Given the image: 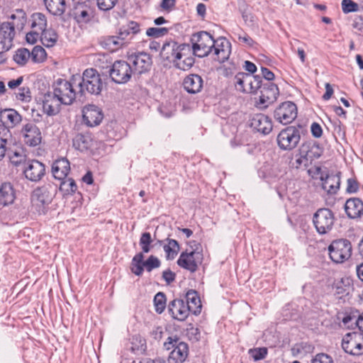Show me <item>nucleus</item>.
Instances as JSON below:
<instances>
[{
	"label": "nucleus",
	"instance_id": "bb28decb",
	"mask_svg": "<svg viewBox=\"0 0 363 363\" xmlns=\"http://www.w3.org/2000/svg\"><path fill=\"white\" fill-rule=\"evenodd\" d=\"M70 170L69 162L66 158H61L55 161L52 165L53 177L58 180H63Z\"/></svg>",
	"mask_w": 363,
	"mask_h": 363
},
{
	"label": "nucleus",
	"instance_id": "4d7b16f0",
	"mask_svg": "<svg viewBox=\"0 0 363 363\" xmlns=\"http://www.w3.org/2000/svg\"><path fill=\"white\" fill-rule=\"evenodd\" d=\"M167 33L168 29L166 28H150L146 31L147 35L154 38L163 36Z\"/></svg>",
	"mask_w": 363,
	"mask_h": 363
},
{
	"label": "nucleus",
	"instance_id": "f8f14e48",
	"mask_svg": "<svg viewBox=\"0 0 363 363\" xmlns=\"http://www.w3.org/2000/svg\"><path fill=\"white\" fill-rule=\"evenodd\" d=\"M274 118L283 125L291 123L297 116V107L291 101H285L274 113Z\"/></svg>",
	"mask_w": 363,
	"mask_h": 363
},
{
	"label": "nucleus",
	"instance_id": "338daca9",
	"mask_svg": "<svg viewBox=\"0 0 363 363\" xmlns=\"http://www.w3.org/2000/svg\"><path fill=\"white\" fill-rule=\"evenodd\" d=\"M23 80V77H19L16 79H11L8 82V86L11 89H16L22 84Z\"/></svg>",
	"mask_w": 363,
	"mask_h": 363
},
{
	"label": "nucleus",
	"instance_id": "de8ad7c7",
	"mask_svg": "<svg viewBox=\"0 0 363 363\" xmlns=\"http://www.w3.org/2000/svg\"><path fill=\"white\" fill-rule=\"evenodd\" d=\"M154 305L155 311L158 313H162L166 307V297L164 293L158 292L154 298Z\"/></svg>",
	"mask_w": 363,
	"mask_h": 363
},
{
	"label": "nucleus",
	"instance_id": "c756f323",
	"mask_svg": "<svg viewBox=\"0 0 363 363\" xmlns=\"http://www.w3.org/2000/svg\"><path fill=\"white\" fill-rule=\"evenodd\" d=\"M322 188L330 194H335L340 189V177L338 174H328L321 177Z\"/></svg>",
	"mask_w": 363,
	"mask_h": 363
},
{
	"label": "nucleus",
	"instance_id": "c03bdc74",
	"mask_svg": "<svg viewBox=\"0 0 363 363\" xmlns=\"http://www.w3.org/2000/svg\"><path fill=\"white\" fill-rule=\"evenodd\" d=\"M233 34L234 36L238 40V41L243 45L252 47L255 44V42L253 40V39L240 28H238L237 30L234 31Z\"/></svg>",
	"mask_w": 363,
	"mask_h": 363
},
{
	"label": "nucleus",
	"instance_id": "2f4dec72",
	"mask_svg": "<svg viewBox=\"0 0 363 363\" xmlns=\"http://www.w3.org/2000/svg\"><path fill=\"white\" fill-rule=\"evenodd\" d=\"M191 47L188 45V50H184L181 58L176 59L173 62L176 67L182 70L189 69L194 64V58L191 55Z\"/></svg>",
	"mask_w": 363,
	"mask_h": 363
},
{
	"label": "nucleus",
	"instance_id": "9d476101",
	"mask_svg": "<svg viewBox=\"0 0 363 363\" xmlns=\"http://www.w3.org/2000/svg\"><path fill=\"white\" fill-rule=\"evenodd\" d=\"M53 94L65 105H70L76 98L72 84L66 79H59L53 84Z\"/></svg>",
	"mask_w": 363,
	"mask_h": 363
},
{
	"label": "nucleus",
	"instance_id": "69168bd1",
	"mask_svg": "<svg viewBox=\"0 0 363 363\" xmlns=\"http://www.w3.org/2000/svg\"><path fill=\"white\" fill-rule=\"evenodd\" d=\"M261 72L264 79L272 81L274 79V74L266 67H261Z\"/></svg>",
	"mask_w": 363,
	"mask_h": 363
},
{
	"label": "nucleus",
	"instance_id": "603ef678",
	"mask_svg": "<svg viewBox=\"0 0 363 363\" xmlns=\"http://www.w3.org/2000/svg\"><path fill=\"white\" fill-rule=\"evenodd\" d=\"M341 5L342 11L345 13L357 11L359 9L358 4L352 0H342Z\"/></svg>",
	"mask_w": 363,
	"mask_h": 363
},
{
	"label": "nucleus",
	"instance_id": "423d86ee",
	"mask_svg": "<svg viewBox=\"0 0 363 363\" xmlns=\"http://www.w3.org/2000/svg\"><path fill=\"white\" fill-rule=\"evenodd\" d=\"M301 139L300 130L295 126H289L278 134V146L284 150H291L298 144Z\"/></svg>",
	"mask_w": 363,
	"mask_h": 363
},
{
	"label": "nucleus",
	"instance_id": "9b49d317",
	"mask_svg": "<svg viewBox=\"0 0 363 363\" xmlns=\"http://www.w3.org/2000/svg\"><path fill=\"white\" fill-rule=\"evenodd\" d=\"M133 73L130 65L123 60L116 61L109 74L111 79L116 84H125L128 82Z\"/></svg>",
	"mask_w": 363,
	"mask_h": 363
},
{
	"label": "nucleus",
	"instance_id": "3c124183",
	"mask_svg": "<svg viewBox=\"0 0 363 363\" xmlns=\"http://www.w3.org/2000/svg\"><path fill=\"white\" fill-rule=\"evenodd\" d=\"M116 36L118 38V40L123 47L127 46L133 38L130 33H128L123 26L120 28L118 35Z\"/></svg>",
	"mask_w": 363,
	"mask_h": 363
},
{
	"label": "nucleus",
	"instance_id": "5701e85b",
	"mask_svg": "<svg viewBox=\"0 0 363 363\" xmlns=\"http://www.w3.org/2000/svg\"><path fill=\"white\" fill-rule=\"evenodd\" d=\"M169 311L173 318L179 321L184 320L189 314V308L186 306L184 301L174 299L169 304Z\"/></svg>",
	"mask_w": 363,
	"mask_h": 363
},
{
	"label": "nucleus",
	"instance_id": "cd10ccee",
	"mask_svg": "<svg viewBox=\"0 0 363 363\" xmlns=\"http://www.w3.org/2000/svg\"><path fill=\"white\" fill-rule=\"evenodd\" d=\"M363 209V201L359 198H350L346 201L345 210L350 218H358Z\"/></svg>",
	"mask_w": 363,
	"mask_h": 363
},
{
	"label": "nucleus",
	"instance_id": "7c9ffc66",
	"mask_svg": "<svg viewBox=\"0 0 363 363\" xmlns=\"http://www.w3.org/2000/svg\"><path fill=\"white\" fill-rule=\"evenodd\" d=\"M16 198L15 191L9 182L3 183L0 186V203L6 206L12 203Z\"/></svg>",
	"mask_w": 363,
	"mask_h": 363
},
{
	"label": "nucleus",
	"instance_id": "6e6552de",
	"mask_svg": "<svg viewBox=\"0 0 363 363\" xmlns=\"http://www.w3.org/2000/svg\"><path fill=\"white\" fill-rule=\"evenodd\" d=\"M160 259L153 256H150L147 260L144 261V255L143 252L136 254L131 262V272L137 276H141L143 273L144 269L147 272H151L152 269L160 267Z\"/></svg>",
	"mask_w": 363,
	"mask_h": 363
},
{
	"label": "nucleus",
	"instance_id": "864d4df0",
	"mask_svg": "<svg viewBox=\"0 0 363 363\" xmlns=\"http://www.w3.org/2000/svg\"><path fill=\"white\" fill-rule=\"evenodd\" d=\"M118 0H96L98 8L104 11H107L112 9Z\"/></svg>",
	"mask_w": 363,
	"mask_h": 363
},
{
	"label": "nucleus",
	"instance_id": "774afa93",
	"mask_svg": "<svg viewBox=\"0 0 363 363\" xmlns=\"http://www.w3.org/2000/svg\"><path fill=\"white\" fill-rule=\"evenodd\" d=\"M175 0H162L160 6L164 10H170L175 6Z\"/></svg>",
	"mask_w": 363,
	"mask_h": 363
},
{
	"label": "nucleus",
	"instance_id": "c9c22d12",
	"mask_svg": "<svg viewBox=\"0 0 363 363\" xmlns=\"http://www.w3.org/2000/svg\"><path fill=\"white\" fill-rule=\"evenodd\" d=\"M30 28L38 32H43L47 26V18L45 14L37 12L30 16Z\"/></svg>",
	"mask_w": 363,
	"mask_h": 363
},
{
	"label": "nucleus",
	"instance_id": "e433bc0d",
	"mask_svg": "<svg viewBox=\"0 0 363 363\" xmlns=\"http://www.w3.org/2000/svg\"><path fill=\"white\" fill-rule=\"evenodd\" d=\"M72 144L75 149L84 152L91 147L92 140L89 135L77 134L73 138Z\"/></svg>",
	"mask_w": 363,
	"mask_h": 363
},
{
	"label": "nucleus",
	"instance_id": "6ab92c4d",
	"mask_svg": "<svg viewBox=\"0 0 363 363\" xmlns=\"http://www.w3.org/2000/svg\"><path fill=\"white\" fill-rule=\"evenodd\" d=\"M15 35L13 26L10 22L3 23L0 26V50L6 52L12 47Z\"/></svg>",
	"mask_w": 363,
	"mask_h": 363
},
{
	"label": "nucleus",
	"instance_id": "4468645a",
	"mask_svg": "<svg viewBox=\"0 0 363 363\" xmlns=\"http://www.w3.org/2000/svg\"><path fill=\"white\" fill-rule=\"evenodd\" d=\"M23 172L28 180L37 182L44 177L45 167L42 162L36 160H28L26 166L23 167Z\"/></svg>",
	"mask_w": 363,
	"mask_h": 363
},
{
	"label": "nucleus",
	"instance_id": "5fc2aeb1",
	"mask_svg": "<svg viewBox=\"0 0 363 363\" xmlns=\"http://www.w3.org/2000/svg\"><path fill=\"white\" fill-rule=\"evenodd\" d=\"M16 94V98L22 101H29L31 99L30 91L28 86L19 88Z\"/></svg>",
	"mask_w": 363,
	"mask_h": 363
},
{
	"label": "nucleus",
	"instance_id": "473e14b6",
	"mask_svg": "<svg viewBox=\"0 0 363 363\" xmlns=\"http://www.w3.org/2000/svg\"><path fill=\"white\" fill-rule=\"evenodd\" d=\"M186 306L189 311L196 315L201 313V303L199 296L195 291L190 290L186 294Z\"/></svg>",
	"mask_w": 363,
	"mask_h": 363
},
{
	"label": "nucleus",
	"instance_id": "0eeeda50",
	"mask_svg": "<svg viewBox=\"0 0 363 363\" xmlns=\"http://www.w3.org/2000/svg\"><path fill=\"white\" fill-rule=\"evenodd\" d=\"M335 216L331 210L321 208L317 210L313 217V225L319 234L329 232L334 224Z\"/></svg>",
	"mask_w": 363,
	"mask_h": 363
},
{
	"label": "nucleus",
	"instance_id": "f704fd0d",
	"mask_svg": "<svg viewBox=\"0 0 363 363\" xmlns=\"http://www.w3.org/2000/svg\"><path fill=\"white\" fill-rule=\"evenodd\" d=\"M44 3L49 12L55 16L62 15L66 10L65 0H44Z\"/></svg>",
	"mask_w": 363,
	"mask_h": 363
},
{
	"label": "nucleus",
	"instance_id": "680f3d73",
	"mask_svg": "<svg viewBox=\"0 0 363 363\" xmlns=\"http://www.w3.org/2000/svg\"><path fill=\"white\" fill-rule=\"evenodd\" d=\"M41 32H38L33 29L26 34V41L30 44H34L37 40L40 39Z\"/></svg>",
	"mask_w": 363,
	"mask_h": 363
},
{
	"label": "nucleus",
	"instance_id": "8fccbe9b",
	"mask_svg": "<svg viewBox=\"0 0 363 363\" xmlns=\"http://www.w3.org/2000/svg\"><path fill=\"white\" fill-rule=\"evenodd\" d=\"M152 239L150 233H143L140 239V245L141 246L143 253H148L150 251V244Z\"/></svg>",
	"mask_w": 363,
	"mask_h": 363
},
{
	"label": "nucleus",
	"instance_id": "7ed1b4c3",
	"mask_svg": "<svg viewBox=\"0 0 363 363\" xmlns=\"http://www.w3.org/2000/svg\"><path fill=\"white\" fill-rule=\"evenodd\" d=\"M164 347L167 350H172L168 357L169 363H183L188 357V345L180 342L177 335L168 337L164 342Z\"/></svg>",
	"mask_w": 363,
	"mask_h": 363
},
{
	"label": "nucleus",
	"instance_id": "39448f33",
	"mask_svg": "<svg viewBox=\"0 0 363 363\" xmlns=\"http://www.w3.org/2000/svg\"><path fill=\"white\" fill-rule=\"evenodd\" d=\"M330 259L335 263H342L351 257L352 245L347 240H334L328 247Z\"/></svg>",
	"mask_w": 363,
	"mask_h": 363
},
{
	"label": "nucleus",
	"instance_id": "f3484780",
	"mask_svg": "<svg viewBox=\"0 0 363 363\" xmlns=\"http://www.w3.org/2000/svg\"><path fill=\"white\" fill-rule=\"evenodd\" d=\"M73 6V16L78 23H88L94 16V1L79 3Z\"/></svg>",
	"mask_w": 363,
	"mask_h": 363
},
{
	"label": "nucleus",
	"instance_id": "1a4fd4ad",
	"mask_svg": "<svg viewBox=\"0 0 363 363\" xmlns=\"http://www.w3.org/2000/svg\"><path fill=\"white\" fill-rule=\"evenodd\" d=\"M342 347L351 355L363 354V334L357 332L347 333L342 337Z\"/></svg>",
	"mask_w": 363,
	"mask_h": 363
},
{
	"label": "nucleus",
	"instance_id": "4be33fe9",
	"mask_svg": "<svg viewBox=\"0 0 363 363\" xmlns=\"http://www.w3.org/2000/svg\"><path fill=\"white\" fill-rule=\"evenodd\" d=\"M250 125L253 129L264 135H267L272 130L271 119L262 113L254 115L251 119Z\"/></svg>",
	"mask_w": 363,
	"mask_h": 363
},
{
	"label": "nucleus",
	"instance_id": "13d9d810",
	"mask_svg": "<svg viewBox=\"0 0 363 363\" xmlns=\"http://www.w3.org/2000/svg\"><path fill=\"white\" fill-rule=\"evenodd\" d=\"M123 27L128 33H130L132 38L134 35L140 32V25L135 21H130L127 25L123 26Z\"/></svg>",
	"mask_w": 363,
	"mask_h": 363
},
{
	"label": "nucleus",
	"instance_id": "052dcab7",
	"mask_svg": "<svg viewBox=\"0 0 363 363\" xmlns=\"http://www.w3.org/2000/svg\"><path fill=\"white\" fill-rule=\"evenodd\" d=\"M359 189V184L355 179L350 178L347 181V192L350 194L356 193Z\"/></svg>",
	"mask_w": 363,
	"mask_h": 363
},
{
	"label": "nucleus",
	"instance_id": "a211bd4d",
	"mask_svg": "<svg viewBox=\"0 0 363 363\" xmlns=\"http://www.w3.org/2000/svg\"><path fill=\"white\" fill-rule=\"evenodd\" d=\"M24 143L31 147L38 145L41 143L42 136L40 129L33 123L26 124L22 130Z\"/></svg>",
	"mask_w": 363,
	"mask_h": 363
},
{
	"label": "nucleus",
	"instance_id": "ddd939ff",
	"mask_svg": "<svg viewBox=\"0 0 363 363\" xmlns=\"http://www.w3.org/2000/svg\"><path fill=\"white\" fill-rule=\"evenodd\" d=\"M203 255L196 249L189 252H182L177 260V264L179 267L194 272L196 271L198 265L201 263Z\"/></svg>",
	"mask_w": 363,
	"mask_h": 363
},
{
	"label": "nucleus",
	"instance_id": "20e7f679",
	"mask_svg": "<svg viewBox=\"0 0 363 363\" xmlns=\"http://www.w3.org/2000/svg\"><path fill=\"white\" fill-rule=\"evenodd\" d=\"M234 84L238 91L256 94L262 84V79L259 75L239 72L234 77Z\"/></svg>",
	"mask_w": 363,
	"mask_h": 363
},
{
	"label": "nucleus",
	"instance_id": "b1692460",
	"mask_svg": "<svg viewBox=\"0 0 363 363\" xmlns=\"http://www.w3.org/2000/svg\"><path fill=\"white\" fill-rule=\"evenodd\" d=\"M53 195L50 188L43 186L35 189L31 196L33 205L44 206L48 205L52 200Z\"/></svg>",
	"mask_w": 363,
	"mask_h": 363
},
{
	"label": "nucleus",
	"instance_id": "2eb2a0df",
	"mask_svg": "<svg viewBox=\"0 0 363 363\" xmlns=\"http://www.w3.org/2000/svg\"><path fill=\"white\" fill-rule=\"evenodd\" d=\"M260 96L258 104L264 108L268 107L277 99L279 91L278 86L272 82H267L260 84Z\"/></svg>",
	"mask_w": 363,
	"mask_h": 363
},
{
	"label": "nucleus",
	"instance_id": "a878e982",
	"mask_svg": "<svg viewBox=\"0 0 363 363\" xmlns=\"http://www.w3.org/2000/svg\"><path fill=\"white\" fill-rule=\"evenodd\" d=\"M61 104L63 103L53 93H48L44 96L43 109L48 116H55L59 113Z\"/></svg>",
	"mask_w": 363,
	"mask_h": 363
},
{
	"label": "nucleus",
	"instance_id": "0e129e2a",
	"mask_svg": "<svg viewBox=\"0 0 363 363\" xmlns=\"http://www.w3.org/2000/svg\"><path fill=\"white\" fill-rule=\"evenodd\" d=\"M162 278L167 284H170L174 281L175 274L173 273L170 269H167L163 272Z\"/></svg>",
	"mask_w": 363,
	"mask_h": 363
},
{
	"label": "nucleus",
	"instance_id": "c85d7f7f",
	"mask_svg": "<svg viewBox=\"0 0 363 363\" xmlns=\"http://www.w3.org/2000/svg\"><path fill=\"white\" fill-rule=\"evenodd\" d=\"M203 81L198 74H189L184 79V89L190 94H196L203 88Z\"/></svg>",
	"mask_w": 363,
	"mask_h": 363
},
{
	"label": "nucleus",
	"instance_id": "4c0bfd02",
	"mask_svg": "<svg viewBox=\"0 0 363 363\" xmlns=\"http://www.w3.org/2000/svg\"><path fill=\"white\" fill-rule=\"evenodd\" d=\"M301 153L303 154L304 159L312 162L321 156L322 150L318 145L313 144L312 145H303Z\"/></svg>",
	"mask_w": 363,
	"mask_h": 363
},
{
	"label": "nucleus",
	"instance_id": "a18cd8bd",
	"mask_svg": "<svg viewBox=\"0 0 363 363\" xmlns=\"http://www.w3.org/2000/svg\"><path fill=\"white\" fill-rule=\"evenodd\" d=\"M30 57V51L26 48H21L16 52L13 59L19 65H24Z\"/></svg>",
	"mask_w": 363,
	"mask_h": 363
},
{
	"label": "nucleus",
	"instance_id": "58836bf2",
	"mask_svg": "<svg viewBox=\"0 0 363 363\" xmlns=\"http://www.w3.org/2000/svg\"><path fill=\"white\" fill-rule=\"evenodd\" d=\"M12 22L11 26H13L18 30H22L26 23L27 18L26 12L23 9H16L10 16Z\"/></svg>",
	"mask_w": 363,
	"mask_h": 363
},
{
	"label": "nucleus",
	"instance_id": "72a5a7b5",
	"mask_svg": "<svg viewBox=\"0 0 363 363\" xmlns=\"http://www.w3.org/2000/svg\"><path fill=\"white\" fill-rule=\"evenodd\" d=\"M11 132L4 125H0V161L4 157L7 145L12 143Z\"/></svg>",
	"mask_w": 363,
	"mask_h": 363
},
{
	"label": "nucleus",
	"instance_id": "f03ea898",
	"mask_svg": "<svg viewBox=\"0 0 363 363\" xmlns=\"http://www.w3.org/2000/svg\"><path fill=\"white\" fill-rule=\"evenodd\" d=\"M79 92L83 94L86 91L91 94L98 95L103 88V82L99 72L94 69H86L82 77H78Z\"/></svg>",
	"mask_w": 363,
	"mask_h": 363
},
{
	"label": "nucleus",
	"instance_id": "6e6d98bb",
	"mask_svg": "<svg viewBox=\"0 0 363 363\" xmlns=\"http://www.w3.org/2000/svg\"><path fill=\"white\" fill-rule=\"evenodd\" d=\"M250 354L255 361H258L265 358L267 354V349L266 347H259L250 350Z\"/></svg>",
	"mask_w": 363,
	"mask_h": 363
},
{
	"label": "nucleus",
	"instance_id": "ea45409f",
	"mask_svg": "<svg viewBox=\"0 0 363 363\" xmlns=\"http://www.w3.org/2000/svg\"><path fill=\"white\" fill-rule=\"evenodd\" d=\"M58 39V35L53 29H45L41 32L40 40L43 45L48 48L54 46Z\"/></svg>",
	"mask_w": 363,
	"mask_h": 363
},
{
	"label": "nucleus",
	"instance_id": "37998d69",
	"mask_svg": "<svg viewBox=\"0 0 363 363\" xmlns=\"http://www.w3.org/2000/svg\"><path fill=\"white\" fill-rule=\"evenodd\" d=\"M61 181L62 182L60 185V191H62L64 194H72L77 191V186L73 179H65Z\"/></svg>",
	"mask_w": 363,
	"mask_h": 363
},
{
	"label": "nucleus",
	"instance_id": "dca6fc26",
	"mask_svg": "<svg viewBox=\"0 0 363 363\" xmlns=\"http://www.w3.org/2000/svg\"><path fill=\"white\" fill-rule=\"evenodd\" d=\"M184 50H188L187 44L178 45L174 41L167 42L161 49L160 56L165 60L174 62L176 59L181 58Z\"/></svg>",
	"mask_w": 363,
	"mask_h": 363
},
{
	"label": "nucleus",
	"instance_id": "f257e3e1",
	"mask_svg": "<svg viewBox=\"0 0 363 363\" xmlns=\"http://www.w3.org/2000/svg\"><path fill=\"white\" fill-rule=\"evenodd\" d=\"M192 50L194 55L204 57L209 54L218 62H224L229 58L231 52V45L225 38L214 40L206 31H201L193 35L191 38Z\"/></svg>",
	"mask_w": 363,
	"mask_h": 363
},
{
	"label": "nucleus",
	"instance_id": "09e8293b",
	"mask_svg": "<svg viewBox=\"0 0 363 363\" xmlns=\"http://www.w3.org/2000/svg\"><path fill=\"white\" fill-rule=\"evenodd\" d=\"M104 43L108 49L112 51L117 50L123 47L118 40V38H116V35L106 37L104 40Z\"/></svg>",
	"mask_w": 363,
	"mask_h": 363
},
{
	"label": "nucleus",
	"instance_id": "a19ab883",
	"mask_svg": "<svg viewBox=\"0 0 363 363\" xmlns=\"http://www.w3.org/2000/svg\"><path fill=\"white\" fill-rule=\"evenodd\" d=\"M167 243L163 247L167 259H173L179 251V245L177 240L167 239Z\"/></svg>",
	"mask_w": 363,
	"mask_h": 363
},
{
	"label": "nucleus",
	"instance_id": "393cba45",
	"mask_svg": "<svg viewBox=\"0 0 363 363\" xmlns=\"http://www.w3.org/2000/svg\"><path fill=\"white\" fill-rule=\"evenodd\" d=\"M1 119L2 123L8 130L13 128L21 123L22 116L17 111L13 108L4 109L1 112Z\"/></svg>",
	"mask_w": 363,
	"mask_h": 363
},
{
	"label": "nucleus",
	"instance_id": "aec40b11",
	"mask_svg": "<svg viewBox=\"0 0 363 363\" xmlns=\"http://www.w3.org/2000/svg\"><path fill=\"white\" fill-rule=\"evenodd\" d=\"M83 121L88 126L98 125L102 121L103 113L101 110L95 105H87L84 107Z\"/></svg>",
	"mask_w": 363,
	"mask_h": 363
},
{
	"label": "nucleus",
	"instance_id": "e2e57ef3",
	"mask_svg": "<svg viewBox=\"0 0 363 363\" xmlns=\"http://www.w3.org/2000/svg\"><path fill=\"white\" fill-rule=\"evenodd\" d=\"M311 130L312 135L316 138L321 137V135L323 134L322 128L317 123H312L311 127Z\"/></svg>",
	"mask_w": 363,
	"mask_h": 363
},
{
	"label": "nucleus",
	"instance_id": "79ce46f5",
	"mask_svg": "<svg viewBox=\"0 0 363 363\" xmlns=\"http://www.w3.org/2000/svg\"><path fill=\"white\" fill-rule=\"evenodd\" d=\"M11 162L16 167L23 165V167L26 166V163L28 162V160L23 150L14 151L9 155Z\"/></svg>",
	"mask_w": 363,
	"mask_h": 363
},
{
	"label": "nucleus",
	"instance_id": "412c9836",
	"mask_svg": "<svg viewBox=\"0 0 363 363\" xmlns=\"http://www.w3.org/2000/svg\"><path fill=\"white\" fill-rule=\"evenodd\" d=\"M129 60L132 62L134 68L133 72L142 74L150 69L152 65V58L146 52H139L132 55L129 57Z\"/></svg>",
	"mask_w": 363,
	"mask_h": 363
},
{
	"label": "nucleus",
	"instance_id": "bf43d9fd",
	"mask_svg": "<svg viewBox=\"0 0 363 363\" xmlns=\"http://www.w3.org/2000/svg\"><path fill=\"white\" fill-rule=\"evenodd\" d=\"M311 363H333V359L329 355L320 353L315 355Z\"/></svg>",
	"mask_w": 363,
	"mask_h": 363
},
{
	"label": "nucleus",
	"instance_id": "49530a36",
	"mask_svg": "<svg viewBox=\"0 0 363 363\" xmlns=\"http://www.w3.org/2000/svg\"><path fill=\"white\" fill-rule=\"evenodd\" d=\"M30 58L34 62H42L46 58V52L40 46H35L30 52Z\"/></svg>",
	"mask_w": 363,
	"mask_h": 363
}]
</instances>
